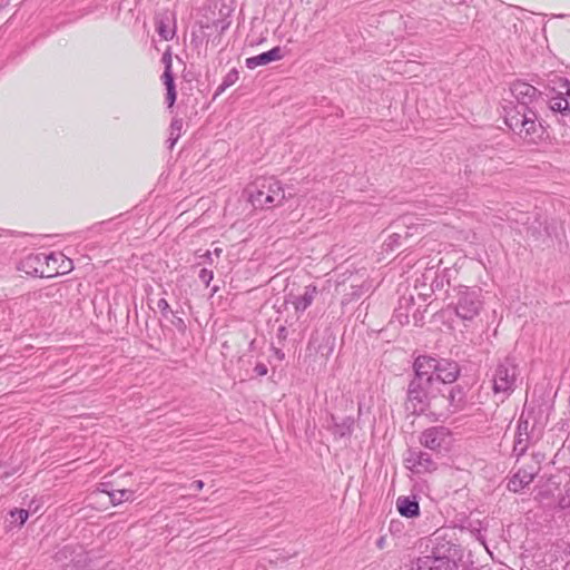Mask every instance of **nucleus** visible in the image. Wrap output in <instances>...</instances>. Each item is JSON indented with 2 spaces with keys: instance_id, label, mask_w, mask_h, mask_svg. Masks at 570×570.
<instances>
[{
  "instance_id": "1",
  "label": "nucleus",
  "mask_w": 570,
  "mask_h": 570,
  "mask_svg": "<svg viewBox=\"0 0 570 570\" xmlns=\"http://www.w3.org/2000/svg\"><path fill=\"white\" fill-rule=\"evenodd\" d=\"M510 90L518 105L504 108L505 124L519 136L531 137L538 130V116L531 105L541 92L534 86L521 80L514 81Z\"/></svg>"
},
{
  "instance_id": "2",
  "label": "nucleus",
  "mask_w": 570,
  "mask_h": 570,
  "mask_svg": "<svg viewBox=\"0 0 570 570\" xmlns=\"http://www.w3.org/2000/svg\"><path fill=\"white\" fill-rule=\"evenodd\" d=\"M285 198V191L281 181L273 177L257 179L249 194V200L256 208L279 206Z\"/></svg>"
},
{
  "instance_id": "3",
  "label": "nucleus",
  "mask_w": 570,
  "mask_h": 570,
  "mask_svg": "<svg viewBox=\"0 0 570 570\" xmlns=\"http://www.w3.org/2000/svg\"><path fill=\"white\" fill-rule=\"evenodd\" d=\"M459 549L456 546L446 543L436 547L430 556L421 559V568L428 570H459L456 558Z\"/></svg>"
},
{
  "instance_id": "4",
  "label": "nucleus",
  "mask_w": 570,
  "mask_h": 570,
  "mask_svg": "<svg viewBox=\"0 0 570 570\" xmlns=\"http://www.w3.org/2000/svg\"><path fill=\"white\" fill-rule=\"evenodd\" d=\"M517 383V366L510 358L499 363L492 375V390L494 394H502L503 399L510 395Z\"/></svg>"
},
{
  "instance_id": "5",
  "label": "nucleus",
  "mask_w": 570,
  "mask_h": 570,
  "mask_svg": "<svg viewBox=\"0 0 570 570\" xmlns=\"http://www.w3.org/2000/svg\"><path fill=\"white\" fill-rule=\"evenodd\" d=\"M432 385L412 380L407 389L406 410L412 414L423 413L430 405V389Z\"/></svg>"
},
{
  "instance_id": "6",
  "label": "nucleus",
  "mask_w": 570,
  "mask_h": 570,
  "mask_svg": "<svg viewBox=\"0 0 570 570\" xmlns=\"http://www.w3.org/2000/svg\"><path fill=\"white\" fill-rule=\"evenodd\" d=\"M482 307L480 292L474 289L460 291L455 314L463 321H472Z\"/></svg>"
},
{
  "instance_id": "7",
  "label": "nucleus",
  "mask_w": 570,
  "mask_h": 570,
  "mask_svg": "<svg viewBox=\"0 0 570 570\" xmlns=\"http://www.w3.org/2000/svg\"><path fill=\"white\" fill-rule=\"evenodd\" d=\"M440 360L431 356H419L414 362L415 376L414 381H419L424 384H434L435 371Z\"/></svg>"
},
{
  "instance_id": "8",
  "label": "nucleus",
  "mask_w": 570,
  "mask_h": 570,
  "mask_svg": "<svg viewBox=\"0 0 570 570\" xmlns=\"http://www.w3.org/2000/svg\"><path fill=\"white\" fill-rule=\"evenodd\" d=\"M539 471L537 463L528 468H520L508 483V489L513 492H520L524 487L529 485Z\"/></svg>"
},
{
  "instance_id": "9",
  "label": "nucleus",
  "mask_w": 570,
  "mask_h": 570,
  "mask_svg": "<svg viewBox=\"0 0 570 570\" xmlns=\"http://www.w3.org/2000/svg\"><path fill=\"white\" fill-rule=\"evenodd\" d=\"M448 436V429L444 426H433L422 432L420 442L430 450H438L445 443Z\"/></svg>"
},
{
  "instance_id": "10",
  "label": "nucleus",
  "mask_w": 570,
  "mask_h": 570,
  "mask_svg": "<svg viewBox=\"0 0 570 570\" xmlns=\"http://www.w3.org/2000/svg\"><path fill=\"white\" fill-rule=\"evenodd\" d=\"M412 217L404 216L402 217L396 224L395 228H400L401 226L405 228V230H399L394 232L390 237L389 240L385 243L387 247H390L392 250L394 248L400 247L401 240L407 238L409 236H412L413 234L410 233L411 229H415L417 232L419 228L423 229L422 225L412 224Z\"/></svg>"
},
{
  "instance_id": "11",
  "label": "nucleus",
  "mask_w": 570,
  "mask_h": 570,
  "mask_svg": "<svg viewBox=\"0 0 570 570\" xmlns=\"http://www.w3.org/2000/svg\"><path fill=\"white\" fill-rule=\"evenodd\" d=\"M406 463L407 468L416 473L429 472L435 469V463L431 455L422 451L411 452L406 458Z\"/></svg>"
},
{
  "instance_id": "12",
  "label": "nucleus",
  "mask_w": 570,
  "mask_h": 570,
  "mask_svg": "<svg viewBox=\"0 0 570 570\" xmlns=\"http://www.w3.org/2000/svg\"><path fill=\"white\" fill-rule=\"evenodd\" d=\"M438 370L435 371L434 382L443 384L453 383L459 375V366L455 362L449 360H440Z\"/></svg>"
},
{
  "instance_id": "13",
  "label": "nucleus",
  "mask_w": 570,
  "mask_h": 570,
  "mask_svg": "<svg viewBox=\"0 0 570 570\" xmlns=\"http://www.w3.org/2000/svg\"><path fill=\"white\" fill-rule=\"evenodd\" d=\"M284 57L281 47H274L273 49L263 52L261 55L247 58L245 65L248 69H255L259 66H266L269 62L281 60Z\"/></svg>"
},
{
  "instance_id": "14",
  "label": "nucleus",
  "mask_w": 570,
  "mask_h": 570,
  "mask_svg": "<svg viewBox=\"0 0 570 570\" xmlns=\"http://www.w3.org/2000/svg\"><path fill=\"white\" fill-rule=\"evenodd\" d=\"M396 508L400 514L406 518L417 517L420 513L419 502L415 498L400 497L396 501Z\"/></svg>"
},
{
  "instance_id": "15",
  "label": "nucleus",
  "mask_w": 570,
  "mask_h": 570,
  "mask_svg": "<svg viewBox=\"0 0 570 570\" xmlns=\"http://www.w3.org/2000/svg\"><path fill=\"white\" fill-rule=\"evenodd\" d=\"M317 289L315 286H306L304 293L301 296H296L293 301V305L296 312L306 311L315 299Z\"/></svg>"
},
{
  "instance_id": "16",
  "label": "nucleus",
  "mask_w": 570,
  "mask_h": 570,
  "mask_svg": "<svg viewBox=\"0 0 570 570\" xmlns=\"http://www.w3.org/2000/svg\"><path fill=\"white\" fill-rule=\"evenodd\" d=\"M529 445V433L522 432V424H518L517 436L513 445V453L521 456L525 453Z\"/></svg>"
},
{
  "instance_id": "17",
  "label": "nucleus",
  "mask_w": 570,
  "mask_h": 570,
  "mask_svg": "<svg viewBox=\"0 0 570 570\" xmlns=\"http://www.w3.org/2000/svg\"><path fill=\"white\" fill-rule=\"evenodd\" d=\"M110 501L114 505L120 504L126 501H131L134 499V491L128 489H119L114 490L111 492H107Z\"/></svg>"
},
{
  "instance_id": "18",
  "label": "nucleus",
  "mask_w": 570,
  "mask_h": 570,
  "mask_svg": "<svg viewBox=\"0 0 570 570\" xmlns=\"http://www.w3.org/2000/svg\"><path fill=\"white\" fill-rule=\"evenodd\" d=\"M156 24L157 32L164 40H170L174 37L175 30L169 27L168 21L158 19Z\"/></svg>"
},
{
  "instance_id": "19",
  "label": "nucleus",
  "mask_w": 570,
  "mask_h": 570,
  "mask_svg": "<svg viewBox=\"0 0 570 570\" xmlns=\"http://www.w3.org/2000/svg\"><path fill=\"white\" fill-rule=\"evenodd\" d=\"M238 80V71L236 69H232L223 79V82L217 89L216 95L222 94L228 87L233 86Z\"/></svg>"
},
{
  "instance_id": "20",
  "label": "nucleus",
  "mask_w": 570,
  "mask_h": 570,
  "mask_svg": "<svg viewBox=\"0 0 570 570\" xmlns=\"http://www.w3.org/2000/svg\"><path fill=\"white\" fill-rule=\"evenodd\" d=\"M166 87V101L168 104V107H173V105L176 101V87L175 83L167 85Z\"/></svg>"
},
{
  "instance_id": "21",
  "label": "nucleus",
  "mask_w": 570,
  "mask_h": 570,
  "mask_svg": "<svg viewBox=\"0 0 570 570\" xmlns=\"http://www.w3.org/2000/svg\"><path fill=\"white\" fill-rule=\"evenodd\" d=\"M181 129H183V120L174 119L170 124V135L179 138L180 134H181Z\"/></svg>"
},
{
  "instance_id": "22",
  "label": "nucleus",
  "mask_w": 570,
  "mask_h": 570,
  "mask_svg": "<svg viewBox=\"0 0 570 570\" xmlns=\"http://www.w3.org/2000/svg\"><path fill=\"white\" fill-rule=\"evenodd\" d=\"M559 505L562 509L570 508V483L566 485V492L559 500Z\"/></svg>"
},
{
  "instance_id": "23",
  "label": "nucleus",
  "mask_w": 570,
  "mask_h": 570,
  "mask_svg": "<svg viewBox=\"0 0 570 570\" xmlns=\"http://www.w3.org/2000/svg\"><path fill=\"white\" fill-rule=\"evenodd\" d=\"M11 517L12 518L17 517L19 519V524L22 525L27 521L29 513L27 510L20 509V510L11 511Z\"/></svg>"
},
{
  "instance_id": "24",
  "label": "nucleus",
  "mask_w": 570,
  "mask_h": 570,
  "mask_svg": "<svg viewBox=\"0 0 570 570\" xmlns=\"http://www.w3.org/2000/svg\"><path fill=\"white\" fill-rule=\"evenodd\" d=\"M199 278H200L202 282H204L208 286L210 281L213 279V272L208 271L206 268H203L199 272Z\"/></svg>"
},
{
  "instance_id": "25",
  "label": "nucleus",
  "mask_w": 570,
  "mask_h": 570,
  "mask_svg": "<svg viewBox=\"0 0 570 570\" xmlns=\"http://www.w3.org/2000/svg\"><path fill=\"white\" fill-rule=\"evenodd\" d=\"M157 307L159 308L164 316H167V314L170 312V306L165 298L158 301Z\"/></svg>"
},
{
  "instance_id": "26",
  "label": "nucleus",
  "mask_w": 570,
  "mask_h": 570,
  "mask_svg": "<svg viewBox=\"0 0 570 570\" xmlns=\"http://www.w3.org/2000/svg\"><path fill=\"white\" fill-rule=\"evenodd\" d=\"M161 79H163L165 86L175 83L171 69H165L164 73L161 76Z\"/></svg>"
},
{
  "instance_id": "27",
  "label": "nucleus",
  "mask_w": 570,
  "mask_h": 570,
  "mask_svg": "<svg viewBox=\"0 0 570 570\" xmlns=\"http://www.w3.org/2000/svg\"><path fill=\"white\" fill-rule=\"evenodd\" d=\"M223 249L219 247H216L213 252L207 250L202 257H205L209 263H213L212 255H215L217 258L220 256Z\"/></svg>"
},
{
  "instance_id": "28",
  "label": "nucleus",
  "mask_w": 570,
  "mask_h": 570,
  "mask_svg": "<svg viewBox=\"0 0 570 570\" xmlns=\"http://www.w3.org/2000/svg\"><path fill=\"white\" fill-rule=\"evenodd\" d=\"M161 62L165 65V69H171V52L169 49L164 52Z\"/></svg>"
},
{
  "instance_id": "29",
  "label": "nucleus",
  "mask_w": 570,
  "mask_h": 570,
  "mask_svg": "<svg viewBox=\"0 0 570 570\" xmlns=\"http://www.w3.org/2000/svg\"><path fill=\"white\" fill-rule=\"evenodd\" d=\"M254 371H255V372H256V374H257V375H259V376H263V375H266V374H267V367H266V365H265V364H263V363H258V364L255 366Z\"/></svg>"
},
{
  "instance_id": "30",
  "label": "nucleus",
  "mask_w": 570,
  "mask_h": 570,
  "mask_svg": "<svg viewBox=\"0 0 570 570\" xmlns=\"http://www.w3.org/2000/svg\"><path fill=\"white\" fill-rule=\"evenodd\" d=\"M351 425H352V423H350L346 428H338L337 426L335 433L340 434V436H345L347 433L351 432Z\"/></svg>"
},
{
  "instance_id": "31",
  "label": "nucleus",
  "mask_w": 570,
  "mask_h": 570,
  "mask_svg": "<svg viewBox=\"0 0 570 570\" xmlns=\"http://www.w3.org/2000/svg\"><path fill=\"white\" fill-rule=\"evenodd\" d=\"M191 488H194L196 491H200L204 488V482L202 480H197L193 482Z\"/></svg>"
},
{
  "instance_id": "32",
  "label": "nucleus",
  "mask_w": 570,
  "mask_h": 570,
  "mask_svg": "<svg viewBox=\"0 0 570 570\" xmlns=\"http://www.w3.org/2000/svg\"><path fill=\"white\" fill-rule=\"evenodd\" d=\"M560 121L563 124V125H569L570 124V120H569V112H566V115H561V119Z\"/></svg>"
},
{
  "instance_id": "33",
  "label": "nucleus",
  "mask_w": 570,
  "mask_h": 570,
  "mask_svg": "<svg viewBox=\"0 0 570 570\" xmlns=\"http://www.w3.org/2000/svg\"><path fill=\"white\" fill-rule=\"evenodd\" d=\"M177 140H178V137L170 135L169 139H168V141L170 142L169 147L173 148L175 146V144L177 142Z\"/></svg>"
},
{
  "instance_id": "34",
  "label": "nucleus",
  "mask_w": 570,
  "mask_h": 570,
  "mask_svg": "<svg viewBox=\"0 0 570 570\" xmlns=\"http://www.w3.org/2000/svg\"><path fill=\"white\" fill-rule=\"evenodd\" d=\"M518 424H522V432H528V428H529L528 421L520 420Z\"/></svg>"
},
{
  "instance_id": "35",
  "label": "nucleus",
  "mask_w": 570,
  "mask_h": 570,
  "mask_svg": "<svg viewBox=\"0 0 570 570\" xmlns=\"http://www.w3.org/2000/svg\"><path fill=\"white\" fill-rule=\"evenodd\" d=\"M564 88H566L567 95L570 96V82L569 81L564 82Z\"/></svg>"
}]
</instances>
